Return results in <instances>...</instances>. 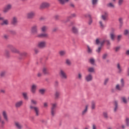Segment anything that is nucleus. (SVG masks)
Here are the masks:
<instances>
[{
  "label": "nucleus",
  "instance_id": "64",
  "mask_svg": "<svg viewBox=\"0 0 129 129\" xmlns=\"http://www.w3.org/2000/svg\"><path fill=\"white\" fill-rule=\"evenodd\" d=\"M92 129H97L96 125H95L94 124L93 125Z\"/></svg>",
  "mask_w": 129,
  "mask_h": 129
},
{
  "label": "nucleus",
  "instance_id": "40",
  "mask_svg": "<svg viewBox=\"0 0 129 129\" xmlns=\"http://www.w3.org/2000/svg\"><path fill=\"white\" fill-rule=\"evenodd\" d=\"M6 73H7V72L5 71H2L0 73L1 77H5V76H6Z\"/></svg>",
  "mask_w": 129,
  "mask_h": 129
},
{
  "label": "nucleus",
  "instance_id": "50",
  "mask_svg": "<svg viewBox=\"0 0 129 129\" xmlns=\"http://www.w3.org/2000/svg\"><path fill=\"white\" fill-rule=\"evenodd\" d=\"M97 2H98V0H92V5L93 6L96 5L97 4Z\"/></svg>",
  "mask_w": 129,
  "mask_h": 129
},
{
  "label": "nucleus",
  "instance_id": "45",
  "mask_svg": "<svg viewBox=\"0 0 129 129\" xmlns=\"http://www.w3.org/2000/svg\"><path fill=\"white\" fill-rule=\"evenodd\" d=\"M66 63L68 66H70L71 65V61L69 59H66Z\"/></svg>",
  "mask_w": 129,
  "mask_h": 129
},
{
  "label": "nucleus",
  "instance_id": "53",
  "mask_svg": "<svg viewBox=\"0 0 129 129\" xmlns=\"http://www.w3.org/2000/svg\"><path fill=\"white\" fill-rule=\"evenodd\" d=\"M120 50V46H117L115 47V52H118Z\"/></svg>",
  "mask_w": 129,
  "mask_h": 129
},
{
  "label": "nucleus",
  "instance_id": "16",
  "mask_svg": "<svg viewBox=\"0 0 129 129\" xmlns=\"http://www.w3.org/2000/svg\"><path fill=\"white\" fill-rule=\"evenodd\" d=\"M50 4L47 2H43L40 5V9H45V8H49Z\"/></svg>",
  "mask_w": 129,
  "mask_h": 129
},
{
  "label": "nucleus",
  "instance_id": "39",
  "mask_svg": "<svg viewBox=\"0 0 129 129\" xmlns=\"http://www.w3.org/2000/svg\"><path fill=\"white\" fill-rule=\"evenodd\" d=\"M77 79L79 80H82V74L79 73L77 76Z\"/></svg>",
  "mask_w": 129,
  "mask_h": 129
},
{
  "label": "nucleus",
  "instance_id": "23",
  "mask_svg": "<svg viewBox=\"0 0 129 129\" xmlns=\"http://www.w3.org/2000/svg\"><path fill=\"white\" fill-rule=\"evenodd\" d=\"M42 72L43 74H45V75H48L50 74V73H49V70L46 68H43L42 69Z\"/></svg>",
  "mask_w": 129,
  "mask_h": 129
},
{
  "label": "nucleus",
  "instance_id": "52",
  "mask_svg": "<svg viewBox=\"0 0 129 129\" xmlns=\"http://www.w3.org/2000/svg\"><path fill=\"white\" fill-rule=\"evenodd\" d=\"M122 37V36L121 35H118V36L117 37V40L118 42H119V41H120Z\"/></svg>",
  "mask_w": 129,
  "mask_h": 129
},
{
  "label": "nucleus",
  "instance_id": "33",
  "mask_svg": "<svg viewBox=\"0 0 129 129\" xmlns=\"http://www.w3.org/2000/svg\"><path fill=\"white\" fill-rule=\"evenodd\" d=\"M87 52L88 54H92V49L89 45H87Z\"/></svg>",
  "mask_w": 129,
  "mask_h": 129
},
{
  "label": "nucleus",
  "instance_id": "3",
  "mask_svg": "<svg viewBox=\"0 0 129 129\" xmlns=\"http://www.w3.org/2000/svg\"><path fill=\"white\" fill-rule=\"evenodd\" d=\"M30 108L34 111V113H35L36 116H39L40 115V109L38 107L30 105Z\"/></svg>",
  "mask_w": 129,
  "mask_h": 129
},
{
  "label": "nucleus",
  "instance_id": "17",
  "mask_svg": "<svg viewBox=\"0 0 129 129\" xmlns=\"http://www.w3.org/2000/svg\"><path fill=\"white\" fill-rule=\"evenodd\" d=\"M5 124H6V122H5V120L3 119L2 115H1L0 114V127L1 128H4V126H5Z\"/></svg>",
  "mask_w": 129,
  "mask_h": 129
},
{
  "label": "nucleus",
  "instance_id": "10",
  "mask_svg": "<svg viewBox=\"0 0 129 129\" xmlns=\"http://www.w3.org/2000/svg\"><path fill=\"white\" fill-rule=\"evenodd\" d=\"M59 76L61 79H67L68 78L67 74L62 70H60Z\"/></svg>",
  "mask_w": 129,
  "mask_h": 129
},
{
  "label": "nucleus",
  "instance_id": "26",
  "mask_svg": "<svg viewBox=\"0 0 129 129\" xmlns=\"http://www.w3.org/2000/svg\"><path fill=\"white\" fill-rule=\"evenodd\" d=\"M96 107V103L94 101H92L91 104V108L92 110H94Z\"/></svg>",
  "mask_w": 129,
  "mask_h": 129
},
{
  "label": "nucleus",
  "instance_id": "20",
  "mask_svg": "<svg viewBox=\"0 0 129 129\" xmlns=\"http://www.w3.org/2000/svg\"><path fill=\"white\" fill-rule=\"evenodd\" d=\"M88 107H89V105L87 104L85 105V109L82 112V115H85L87 113Z\"/></svg>",
  "mask_w": 129,
  "mask_h": 129
},
{
  "label": "nucleus",
  "instance_id": "35",
  "mask_svg": "<svg viewBox=\"0 0 129 129\" xmlns=\"http://www.w3.org/2000/svg\"><path fill=\"white\" fill-rule=\"evenodd\" d=\"M89 62L92 65H94L95 64V59L93 58H91L89 59Z\"/></svg>",
  "mask_w": 129,
  "mask_h": 129
},
{
  "label": "nucleus",
  "instance_id": "27",
  "mask_svg": "<svg viewBox=\"0 0 129 129\" xmlns=\"http://www.w3.org/2000/svg\"><path fill=\"white\" fill-rule=\"evenodd\" d=\"M60 97V92L56 91L54 94L55 99H58Z\"/></svg>",
  "mask_w": 129,
  "mask_h": 129
},
{
  "label": "nucleus",
  "instance_id": "5",
  "mask_svg": "<svg viewBox=\"0 0 129 129\" xmlns=\"http://www.w3.org/2000/svg\"><path fill=\"white\" fill-rule=\"evenodd\" d=\"M7 48H8V49H10V50L11 52H12V53H15L16 54H19V53H20V51H19V50L16 48V47H15V46H14V45H8Z\"/></svg>",
  "mask_w": 129,
  "mask_h": 129
},
{
  "label": "nucleus",
  "instance_id": "25",
  "mask_svg": "<svg viewBox=\"0 0 129 129\" xmlns=\"http://www.w3.org/2000/svg\"><path fill=\"white\" fill-rule=\"evenodd\" d=\"M76 17V15L75 14H73L69 17L68 18L67 20H64L63 22L67 23V22H69V18L72 19V18H75Z\"/></svg>",
  "mask_w": 129,
  "mask_h": 129
},
{
  "label": "nucleus",
  "instance_id": "38",
  "mask_svg": "<svg viewBox=\"0 0 129 129\" xmlns=\"http://www.w3.org/2000/svg\"><path fill=\"white\" fill-rule=\"evenodd\" d=\"M72 32L74 33V34H77L78 33V29L76 28L75 27H73L72 28Z\"/></svg>",
  "mask_w": 129,
  "mask_h": 129
},
{
  "label": "nucleus",
  "instance_id": "24",
  "mask_svg": "<svg viewBox=\"0 0 129 129\" xmlns=\"http://www.w3.org/2000/svg\"><path fill=\"white\" fill-rule=\"evenodd\" d=\"M22 96H23V98L25 100H29V97L28 96V93L23 92L22 93Z\"/></svg>",
  "mask_w": 129,
  "mask_h": 129
},
{
  "label": "nucleus",
  "instance_id": "6",
  "mask_svg": "<svg viewBox=\"0 0 129 129\" xmlns=\"http://www.w3.org/2000/svg\"><path fill=\"white\" fill-rule=\"evenodd\" d=\"M36 17V12L35 11H30L27 13L26 17L28 20H32Z\"/></svg>",
  "mask_w": 129,
  "mask_h": 129
},
{
  "label": "nucleus",
  "instance_id": "2",
  "mask_svg": "<svg viewBox=\"0 0 129 129\" xmlns=\"http://www.w3.org/2000/svg\"><path fill=\"white\" fill-rule=\"evenodd\" d=\"M56 108H57V103H51L50 112L52 116H54L56 114Z\"/></svg>",
  "mask_w": 129,
  "mask_h": 129
},
{
  "label": "nucleus",
  "instance_id": "28",
  "mask_svg": "<svg viewBox=\"0 0 129 129\" xmlns=\"http://www.w3.org/2000/svg\"><path fill=\"white\" fill-rule=\"evenodd\" d=\"M47 30H48V26H43L41 28V31L43 33H45V32H47Z\"/></svg>",
  "mask_w": 129,
  "mask_h": 129
},
{
  "label": "nucleus",
  "instance_id": "22",
  "mask_svg": "<svg viewBox=\"0 0 129 129\" xmlns=\"http://www.w3.org/2000/svg\"><path fill=\"white\" fill-rule=\"evenodd\" d=\"M117 72L118 73H119V74L122 73V71H123V70H122V68H121V66H120V64H117Z\"/></svg>",
  "mask_w": 129,
  "mask_h": 129
},
{
  "label": "nucleus",
  "instance_id": "34",
  "mask_svg": "<svg viewBox=\"0 0 129 129\" xmlns=\"http://www.w3.org/2000/svg\"><path fill=\"white\" fill-rule=\"evenodd\" d=\"M88 72L90 73H93L95 72L94 68L90 67L88 69Z\"/></svg>",
  "mask_w": 129,
  "mask_h": 129
},
{
  "label": "nucleus",
  "instance_id": "36",
  "mask_svg": "<svg viewBox=\"0 0 129 129\" xmlns=\"http://www.w3.org/2000/svg\"><path fill=\"white\" fill-rule=\"evenodd\" d=\"M110 37L112 41H114V39H115V35L114 34H113V33H111L110 34Z\"/></svg>",
  "mask_w": 129,
  "mask_h": 129
},
{
  "label": "nucleus",
  "instance_id": "58",
  "mask_svg": "<svg viewBox=\"0 0 129 129\" xmlns=\"http://www.w3.org/2000/svg\"><path fill=\"white\" fill-rule=\"evenodd\" d=\"M42 75H43V74H42V73H41V72H38V73H37V77H41V76H42Z\"/></svg>",
  "mask_w": 129,
  "mask_h": 129
},
{
  "label": "nucleus",
  "instance_id": "44",
  "mask_svg": "<svg viewBox=\"0 0 129 129\" xmlns=\"http://www.w3.org/2000/svg\"><path fill=\"white\" fill-rule=\"evenodd\" d=\"M107 57H108V53H104L102 55V59H103L104 60H105V59H106V58H107Z\"/></svg>",
  "mask_w": 129,
  "mask_h": 129
},
{
  "label": "nucleus",
  "instance_id": "11",
  "mask_svg": "<svg viewBox=\"0 0 129 129\" xmlns=\"http://www.w3.org/2000/svg\"><path fill=\"white\" fill-rule=\"evenodd\" d=\"M85 79L87 82H90L91 81H92L93 76H92V74H89L85 76Z\"/></svg>",
  "mask_w": 129,
  "mask_h": 129
},
{
  "label": "nucleus",
  "instance_id": "57",
  "mask_svg": "<svg viewBox=\"0 0 129 129\" xmlns=\"http://www.w3.org/2000/svg\"><path fill=\"white\" fill-rule=\"evenodd\" d=\"M108 80H109V79L107 78L105 79V81L104 82V85H106V84H107V82H108Z\"/></svg>",
  "mask_w": 129,
  "mask_h": 129
},
{
  "label": "nucleus",
  "instance_id": "46",
  "mask_svg": "<svg viewBox=\"0 0 129 129\" xmlns=\"http://www.w3.org/2000/svg\"><path fill=\"white\" fill-rule=\"evenodd\" d=\"M39 93L41 94H44L45 93V92L46 91V90L45 89H41L39 90Z\"/></svg>",
  "mask_w": 129,
  "mask_h": 129
},
{
  "label": "nucleus",
  "instance_id": "13",
  "mask_svg": "<svg viewBox=\"0 0 129 129\" xmlns=\"http://www.w3.org/2000/svg\"><path fill=\"white\" fill-rule=\"evenodd\" d=\"M23 104L24 101L22 100H20L15 103V107H16V108H20V107H21Z\"/></svg>",
  "mask_w": 129,
  "mask_h": 129
},
{
  "label": "nucleus",
  "instance_id": "59",
  "mask_svg": "<svg viewBox=\"0 0 129 129\" xmlns=\"http://www.w3.org/2000/svg\"><path fill=\"white\" fill-rule=\"evenodd\" d=\"M34 52L35 53V54H38V53H39V49H38L37 48H35Z\"/></svg>",
  "mask_w": 129,
  "mask_h": 129
},
{
  "label": "nucleus",
  "instance_id": "37",
  "mask_svg": "<svg viewBox=\"0 0 129 129\" xmlns=\"http://www.w3.org/2000/svg\"><path fill=\"white\" fill-rule=\"evenodd\" d=\"M59 54L60 56H64V55L66 54V51H65V50H60L59 52Z\"/></svg>",
  "mask_w": 129,
  "mask_h": 129
},
{
  "label": "nucleus",
  "instance_id": "15",
  "mask_svg": "<svg viewBox=\"0 0 129 129\" xmlns=\"http://www.w3.org/2000/svg\"><path fill=\"white\" fill-rule=\"evenodd\" d=\"M36 90H37V85L35 84L32 85L30 89V91L32 94L36 93Z\"/></svg>",
  "mask_w": 129,
  "mask_h": 129
},
{
  "label": "nucleus",
  "instance_id": "43",
  "mask_svg": "<svg viewBox=\"0 0 129 129\" xmlns=\"http://www.w3.org/2000/svg\"><path fill=\"white\" fill-rule=\"evenodd\" d=\"M31 102L32 104H34V105H37V104H38V102L36 100L34 99H31Z\"/></svg>",
  "mask_w": 129,
  "mask_h": 129
},
{
  "label": "nucleus",
  "instance_id": "60",
  "mask_svg": "<svg viewBox=\"0 0 129 129\" xmlns=\"http://www.w3.org/2000/svg\"><path fill=\"white\" fill-rule=\"evenodd\" d=\"M128 30H125L124 31V35H128Z\"/></svg>",
  "mask_w": 129,
  "mask_h": 129
},
{
  "label": "nucleus",
  "instance_id": "54",
  "mask_svg": "<svg viewBox=\"0 0 129 129\" xmlns=\"http://www.w3.org/2000/svg\"><path fill=\"white\" fill-rule=\"evenodd\" d=\"M119 22L120 25H122V24H123V19L122 18H119Z\"/></svg>",
  "mask_w": 129,
  "mask_h": 129
},
{
  "label": "nucleus",
  "instance_id": "12",
  "mask_svg": "<svg viewBox=\"0 0 129 129\" xmlns=\"http://www.w3.org/2000/svg\"><path fill=\"white\" fill-rule=\"evenodd\" d=\"M36 37L37 38H46L47 39V38H49V34L47 33H43L37 34Z\"/></svg>",
  "mask_w": 129,
  "mask_h": 129
},
{
  "label": "nucleus",
  "instance_id": "29",
  "mask_svg": "<svg viewBox=\"0 0 129 129\" xmlns=\"http://www.w3.org/2000/svg\"><path fill=\"white\" fill-rule=\"evenodd\" d=\"M105 43V40H103L102 41H99V40L98 39L96 40V43L97 45H98V44H100L101 46H102L103 44Z\"/></svg>",
  "mask_w": 129,
  "mask_h": 129
},
{
  "label": "nucleus",
  "instance_id": "7",
  "mask_svg": "<svg viewBox=\"0 0 129 129\" xmlns=\"http://www.w3.org/2000/svg\"><path fill=\"white\" fill-rule=\"evenodd\" d=\"M31 32L32 35H38V25H34L31 28Z\"/></svg>",
  "mask_w": 129,
  "mask_h": 129
},
{
  "label": "nucleus",
  "instance_id": "30",
  "mask_svg": "<svg viewBox=\"0 0 129 129\" xmlns=\"http://www.w3.org/2000/svg\"><path fill=\"white\" fill-rule=\"evenodd\" d=\"M118 103V102H117V101H114L115 107L114 109V111H115V112L117 111V109H118V106L117 105Z\"/></svg>",
  "mask_w": 129,
  "mask_h": 129
},
{
  "label": "nucleus",
  "instance_id": "51",
  "mask_svg": "<svg viewBox=\"0 0 129 129\" xmlns=\"http://www.w3.org/2000/svg\"><path fill=\"white\" fill-rule=\"evenodd\" d=\"M103 115L105 118H107V117H108V115H107V113L106 112H103Z\"/></svg>",
  "mask_w": 129,
  "mask_h": 129
},
{
  "label": "nucleus",
  "instance_id": "49",
  "mask_svg": "<svg viewBox=\"0 0 129 129\" xmlns=\"http://www.w3.org/2000/svg\"><path fill=\"white\" fill-rule=\"evenodd\" d=\"M99 24L101 28H104L105 27V26L103 25V22H102V21H100Z\"/></svg>",
  "mask_w": 129,
  "mask_h": 129
},
{
  "label": "nucleus",
  "instance_id": "32",
  "mask_svg": "<svg viewBox=\"0 0 129 129\" xmlns=\"http://www.w3.org/2000/svg\"><path fill=\"white\" fill-rule=\"evenodd\" d=\"M121 100L123 102V103H125V104H126V103H127V100H126V98L125 97H121Z\"/></svg>",
  "mask_w": 129,
  "mask_h": 129
},
{
  "label": "nucleus",
  "instance_id": "61",
  "mask_svg": "<svg viewBox=\"0 0 129 129\" xmlns=\"http://www.w3.org/2000/svg\"><path fill=\"white\" fill-rule=\"evenodd\" d=\"M10 32L11 34H12V35H14V34H16V31L14 30H10Z\"/></svg>",
  "mask_w": 129,
  "mask_h": 129
},
{
  "label": "nucleus",
  "instance_id": "9",
  "mask_svg": "<svg viewBox=\"0 0 129 129\" xmlns=\"http://www.w3.org/2000/svg\"><path fill=\"white\" fill-rule=\"evenodd\" d=\"M2 113V116H3V118L6 122H9V115H8V112L6 110H3Z\"/></svg>",
  "mask_w": 129,
  "mask_h": 129
},
{
  "label": "nucleus",
  "instance_id": "56",
  "mask_svg": "<svg viewBox=\"0 0 129 129\" xmlns=\"http://www.w3.org/2000/svg\"><path fill=\"white\" fill-rule=\"evenodd\" d=\"M122 3H123V0H119L118 1V5L121 6V5H122Z\"/></svg>",
  "mask_w": 129,
  "mask_h": 129
},
{
  "label": "nucleus",
  "instance_id": "14",
  "mask_svg": "<svg viewBox=\"0 0 129 129\" xmlns=\"http://www.w3.org/2000/svg\"><path fill=\"white\" fill-rule=\"evenodd\" d=\"M11 24L13 26H17L18 25V18L14 17L11 21Z\"/></svg>",
  "mask_w": 129,
  "mask_h": 129
},
{
  "label": "nucleus",
  "instance_id": "42",
  "mask_svg": "<svg viewBox=\"0 0 129 129\" xmlns=\"http://www.w3.org/2000/svg\"><path fill=\"white\" fill-rule=\"evenodd\" d=\"M18 54L20 55V56H21L22 57H24V56H27V52H21L19 51V53Z\"/></svg>",
  "mask_w": 129,
  "mask_h": 129
},
{
  "label": "nucleus",
  "instance_id": "55",
  "mask_svg": "<svg viewBox=\"0 0 129 129\" xmlns=\"http://www.w3.org/2000/svg\"><path fill=\"white\" fill-rule=\"evenodd\" d=\"M101 51V47H99L98 49L96 50L97 53H100V51Z\"/></svg>",
  "mask_w": 129,
  "mask_h": 129
},
{
  "label": "nucleus",
  "instance_id": "21",
  "mask_svg": "<svg viewBox=\"0 0 129 129\" xmlns=\"http://www.w3.org/2000/svg\"><path fill=\"white\" fill-rule=\"evenodd\" d=\"M107 17H108V13L106 12H104L103 14L101 16L102 20L103 21H106Z\"/></svg>",
  "mask_w": 129,
  "mask_h": 129
},
{
  "label": "nucleus",
  "instance_id": "4",
  "mask_svg": "<svg viewBox=\"0 0 129 129\" xmlns=\"http://www.w3.org/2000/svg\"><path fill=\"white\" fill-rule=\"evenodd\" d=\"M12 9H13V5L12 4H8L4 7L3 12L4 14H7V13H8Z\"/></svg>",
  "mask_w": 129,
  "mask_h": 129
},
{
  "label": "nucleus",
  "instance_id": "19",
  "mask_svg": "<svg viewBox=\"0 0 129 129\" xmlns=\"http://www.w3.org/2000/svg\"><path fill=\"white\" fill-rule=\"evenodd\" d=\"M1 21H3V22L1 23V26H8L9 24H10V22H9V20L5 19L4 18V20Z\"/></svg>",
  "mask_w": 129,
  "mask_h": 129
},
{
  "label": "nucleus",
  "instance_id": "63",
  "mask_svg": "<svg viewBox=\"0 0 129 129\" xmlns=\"http://www.w3.org/2000/svg\"><path fill=\"white\" fill-rule=\"evenodd\" d=\"M125 54L126 55H129V50L126 51Z\"/></svg>",
  "mask_w": 129,
  "mask_h": 129
},
{
  "label": "nucleus",
  "instance_id": "18",
  "mask_svg": "<svg viewBox=\"0 0 129 129\" xmlns=\"http://www.w3.org/2000/svg\"><path fill=\"white\" fill-rule=\"evenodd\" d=\"M15 125L17 129H22L23 128V125L21 122L19 121H15Z\"/></svg>",
  "mask_w": 129,
  "mask_h": 129
},
{
  "label": "nucleus",
  "instance_id": "1",
  "mask_svg": "<svg viewBox=\"0 0 129 129\" xmlns=\"http://www.w3.org/2000/svg\"><path fill=\"white\" fill-rule=\"evenodd\" d=\"M124 86V80H123V79H121L120 84H117L115 85V89L117 90V91H121Z\"/></svg>",
  "mask_w": 129,
  "mask_h": 129
},
{
  "label": "nucleus",
  "instance_id": "62",
  "mask_svg": "<svg viewBox=\"0 0 129 129\" xmlns=\"http://www.w3.org/2000/svg\"><path fill=\"white\" fill-rule=\"evenodd\" d=\"M59 84V82L58 81H55V83H54V85H55V86H58Z\"/></svg>",
  "mask_w": 129,
  "mask_h": 129
},
{
  "label": "nucleus",
  "instance_id": "8",
  "mask_svg": "<svg viewBox=\"0 0 129 129\" xmlns=\"http://www.w3.org/2000/svg\"><path fill=\"white\" fill-rule=\"evenodd\" d=\"M47 46V42L45 41H39L37 44V47L39 48V49H44V48H46Z\"/></svg>",
  "mask_w": 129,
  "mask_h": 129
},
{
  "label": "nucleus",
  "instance_id": "47",
  "mask_svg": "<svg viewBox=\"0 0 129 129\" xmlns=\"http://www.w3.org/2000/svg\"><path fill=\"white\" fill-rule=\"evenodd\" d=\"M49 106V104L48 102H44L43 103V107L44 108H48V107Z\"/></svg>",
  "mask_w": 129,
  "mask_h": 129
},
{
  "label": "nucleus",
  "instance_id": "48",
  "mask_svg": "<svg viewBox=\"0 0 129 129\" xmlns=\"http://www.w3.org/2000/svg\"><path fill=\"white\" fill-rule=\"evenodd\" d=\"M125 124L127 126H129V118H126L125 119Z\"/></svg>",
  "mask_w": 129,
  "mask_h": 129
},
{
  "label": "nucleus",
  "instance_id": "41",
  "mask_svg": "<svg viewBox=\"0 0 129 129\" xmlns=\"http://www.w3.org/2000/svg\"><path fill=\"white\" fill-rule=\"evenodd\" d=\"M108 8H111V9H114V5L113 4L110 3L107 5Z\"/></svg>",
  "mask_w": 129,
  "mask_h": 129
},
{
  "label": "nucleus",
  "instance_id": "31",
  "mask_svg": "<svg viewBox=\"0 0 129 129\" xmlns=\"http://www.w3.org/2000/svg\"><path fill=\"white\" fill-rule=\"evenodd\" d=\"M70 0H58L59 4L61 5H64V4H66V3H68Z\"/></svg>",
  "mask_w": 129,
  "mask_h": 129
}]
</instances>
